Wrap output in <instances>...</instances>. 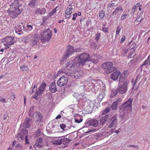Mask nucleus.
Segmentation results:
<instances>
[{
  "label": "nucleus",
  "mask_w": 150,
  "mask_h": 150,
  "mask_svg": "<svg viewBox=\"0 0 150 150\" xmlns=\"http://www.w3.org/2000/svg\"><path fill=\"white\" fill-rule=\"evenodd\" d=\"M21 0H14L7 11L8 15L13 18H15L21 13L19 8L21 6L20 2Z\"/></svg>",
  "instance_id": "obj_1"
},
{
  "label": "nucleus",
  "mask_w": 150,
  "mask_h": 150,
  "mask_svg": "<svg viewBox=\"0 0 150 150\" xmlns=\"http://www.w3.org/2000/svg\"><path fill=\"white\" fill-rule=\"evenodd\" d=\"M77 56L78 61L81 65V67L87 65L88 64V67L90 66V64L92 62H94V61H93L91 59L90 55L87 53H83L79 55L78 57Z\"/></svg>",
  "instance_id": "obj_2"
},
{
  "label": "nucleus",
  "mask_w": 150,
  "mask_h": 150,
  "mask_svg": "<svg viewBox=\"0 0 150 150\" xmlns=\"http://www.w3.org/2000/svg\"><path fill=\"white\" fill-rule=\"evenodd\" d=\"M67 69L71 71H75L81 66V65L78 61L77 56L71 61H69L67 65Z\"/></svg>",
  "instance_id": "obj_3"
},
{
  "label": "nucleus",
  "mask_w": 150,
  "mask_h": 150,
  "mask_svg": "<svg viewBox=\"0 0 150 150\" xmlns=\"http://www.w3.org/2000/svg\"><path fill=\"white\" fill-rule=\"evenodd\" d=\"M112 63L110 62H107L103 63L102 67L104 69H107L105 73L107 74H110L115 70L116 68L112 67Z\"/></svg>",
  "instance_id": "obj_4"
},
{
  "label": "nucleus",
  "mask_w": 150,
  "mask_h": 150,
  "mask_svg": "<svg viewBox=\"0 0 150 150\" xmlns=\"http://www.w3.org/2000/svg\"><path fill=\"white\" fill-rule=\"evenodd\" d=\"M34 109L33 107H31L29 111V116L31 117H34L36 120V121L38 122H41L42 121V116L41 114L38 112H35L34 114H33V111Z\"/></svg>",
  "instance_id": "obj_5"
},
{
  "label": "nucleus",
  "mask_w": 150,
  "mask_h": 150,
  "mask_svg": "<svg viewBox=\"0 0 150 150\" xmlns=\"http://www.w3.org/2000/svg\"><path fill=\"white\" fill-rule=\"evenodd\" d=\"M52 34V31L50 30L49 29L45 30L43 33V35H42V42H45L49 41L51 38Z\"/></svg>",
  "instance_id": "obj_6"
},
{
  "label": "nucleus",
  "mask_w": 150,
  "mask_h": 150,
  "mask_svg": "<svg viewBox=\"0 0 150 150\" xmlns=\"http://www.w3.org/2000/svg\"><path fill=\"white\" fill-rule=\"evenodd\" d=\"M74 53V47L70 45H67L64 54L62 57L64 60H66Z\"/></svg>",
  "instance_id": "obj_7"
},
{
  "label": "nucleus",
  "mask_w": 150,
  "mask_h": 150,
  "mask_svg": "<svg viewBox=\"0 0 150 150\" xmlns=\"http://www.w3.org/2000/svg\"><path fill=\"white\" fill-rule=\"evenodd\" d=\"M128 83L126 81L118 86L117 89V91L121 94H123L126 93L128 89L127 86Z\"/></svg>",
  "instance_id": "obj_8"
},
{
  "label": "nucleus",
  "mask_w": 150,
  "mask_h": 150,
  "mask_svg": "<svg viewBox=\"0 0 150 150\" xmlns=\"http://www.w3.org/2000/svg\"><path fill=\"white\" fill-rule=\"evenodd\" d=\"M133 99L129 98L127 101L124 103L122 105L121 108L123 110H130L132 109V103Z\"/></svg>",
  "instance_id": "obj_9"
},
{
  "label": "nucleus",
  "mask_w": 150,
  "mask_h": 150,
  "mask_svg": "<svg viewBox=\"0 0 150 150\" xmlns=\"http://www.w3.org/2000/svg\"><path fill=\"white\" fill-rule=\"evenodd\" d=\"M68 81V77L64 75L58 80L57 82V84L59 86H63L67 84Z\"/></svg>",
  "instance_id": "obj_10"
},
{
  "label": "nucleus",
  "mask_w": 150,
  "mask_h": 150,
  "mask_svg": "<svg viewBox=\"0 0 150 150\" xmlns=\"http://www.w3.org/2000/svg\"><path fill=\"white\" fill-rule=\"evenodd\" d=\"M30 43L32 46L36 45L38 41V35L35 33L30 35Z\"/></svg>",
  "instance_id": "obj_11"
},
{
  "label": "nucleus",
  "mask_w": 150,
  "mask_h": 150,
  "mask_svg": "<svg viewBox=\"0 0 150 150\" xmlns=\"http://www.w3.org/2000/svg\"><path fill=\"white\" fill-rule=\"evenodd\" d=\"M99 124L98 121L95 119H93L89 120H86L85 123V126L86 127L91 126L94 127H97Z\"/></svg>",
  "instance_id": "obj_12"
},
{
  "label": "nucleus",
  "mask_w": 150,
  "mask_h": 150,
  "mask_svg": "<svg viewBox=\"0 0 150 150\" xmlns=\"http://www.w3.org/2000/svg\"><path fill=\"white\" fill-rule=\"evenodd\" d=\"M62 137H52L51 139V143L54 145H60L62 142Z\"/></svg>",
  "instance_id": "obj_13"
},
{
  "label": "nucleus",
  "mask_w": 150,
  "mask_h": 150,
  "mask_svg": "<svg viewBox=\"0 0 150 150\" xmlns=\"http://www.w3.org/2000/svg\"><path fill=\"white\" fill-rule=\"evenodd\" d=\"M28 133V131L27 130L25 129L22 131V133L20 135V138L22 140L25 139V143L26 144H29V142L28 139L27 135Z\"/></svg>",
  "instance_id": "obj_14"
},
{
  "label": "nucleus",
  "mask_w": 150,
  "mask_h": 150,
  "mask_svg": "<svg viewBox=\"0 0 150 150\" xmlns=\"http://www.w3.org/2000/svg\"><path fill=\"white\" fill-rule=\"evenodd\" d=\"M43 146V139L41 137H39L38 138L36 141L35 144L33 146V147L35 148V147L40 148Z\"/></svg>",
  "instance_id": "obj_15"
},
{
  "label": "nucleus",
  "mask_w": 150,
  "mask_h": 150,
  "mask_svg": "<svg viewBox=\"0 0 150 150\" xmlns=\"http://www.w3.org/2000/svg\"><path fill=\"white\" fill-rule=\"evenodd\" d=\"M84 74L82 70L76 71H75L74 76L76 79L81 78L83 76Z\"/></svg>",
  "instance_id": "obj_16"
},
{
  "label": "nucleus",
  "mask_w": 150,
  "mask_h": 150,
  "mask_svg": "<svg viewBox=\"0 0 150 150\" xmlns=\"http://www.w3.org/2000/svg\"><path fill=\"white\" fill-rule=\"evenodd\" d=\"M120 74V72L119 71H115L110 75V78L114 81H116L118 79Z\"/></svg>",
  "instance_id": "obj_17"
},
{
  "label": "nucleus",
  "mask_w": 150,
  "mask_h": 150,
  "mask_svg": "<svg viewBox=\"0 0 150 150\" xmlns=\"http://www.w3.org/2000/svg\"><path fill=\"white\" fill-rule=\"evenodd\" d=\"M73 8L71 6L69 5L67 7L65 12V16L66 18H68L70 16L71 14L72 13V9Z\"/></svg>",
  "instance_id": "obj_18"
},
{
  "label": "nucleus",
  "mask_w": 150,
  "mask_h": 150,
  "mask_svg": "<svg viewBox=\"0 0 150 150\" xmlns=\"http://www.w3.org/2000/svg\"><path fill=\"white\" fill-rule=\"evenodd\" d=\"M14 38L11 36H7L4 38L5 41L6 43L9 45H12L14 43L13 41Z\"/></svg>",
  "instance_id": "obj_19"
},
{
  "label": "nucleus",
  "mask_w": 150,
  "mask_h": 150,
  "mask_svg": "<svg viewBox=\"0 0 150 150\" xmlns=\"http://www.w3.org/2000/svg\"><path fill=\"white\" fill-rule=\"evenodd\" d=\"M49 89L50 91L53 93L56 92L57 89L56 88V85L54 82H53L50 85Z\"/></svg>",
  "instance_id": "obj_20"
},
{
  "label": "nucleus",
  "mask_w": 150,
  "mask_h": 150,
  "mask_svg": "<svg viewBox=\"0 0 150 150\" xmlns=\"http://www.w3.org/2000/svg\"><path fill=\"white\" fill-rule=\"evenodd\" d=\"M122 102L121 99H118L116 101L114 102L111 105V108L113 110H115L117 107L118 105Z\"/></svg>",
  "instance_id": "obj_21"
},
{
  "label": "nucleus",
  "mask_w": 150,
  "mask_h": 150,
  "mask_svg": "<svg viewBox=\"0 0 150 150\" xmlns=\"http://www.w3.org/2000/svg\"><path fill=\"white\" fill-rule=\"evenodd\" d=\"M46 11V9L44 8H42L41 9L38 8L35 11V13L37 14H44Z\"/></svg>",
  "instance_id": "obj_22"
},
{
  "label": "nucleus",
  "mask_w": 150,
  "mask_h": 150,
  "mask_svg": "<svg viewBox=\"0 0 150 150\" xmlns=\"http://www.w3.org/2000/svg\"><path fill=\"white\" fill-rule=\"evenodd\" d=\"M33 120L32 118H27L25 120V124L24 127H25V128H29L30 127V121H32Z\"/></svg>",
  "instance_id": "obj_23"
},
{
  "label": "nucleus",
  "mask_w": 150,
  "mask_h": 150,
  "mask_svg": "<svg viewBox=\"0 0 150 150\" xmlns=\"http://www.w3.org/2000/svg\"><path fill=\"white\" fill-rule=\"evenodd\" d=\"M112 122L109 125L108 127L109 128H111L112 127H115L117 123V119H112Z\"/></svg>",
  "instance_id": "obj_24"
},
{
  "label": "nucleus",
  "mask_w": 150,
  "mask_h": 150,
  "mask_svg": "<svg viewBox=\"0 0 150 150\" xmlns=\"http://www.w3.org/2000/svg\"><path fill=\"white\" fill-rule=\"evenodd\" d=\"M109 117L108 115H107L101 117L100 119V125H103L105 123V122L108 120Z\"/></svg>",
  "instance_id": "obj_25"
},
{
  "label": "nucleus",
  "mask_w": 150,
  "mask_h": 150,
  "mask_svg": "<svg viewBox=\"0 0 150 150\" xmlns=\"http://www.w3.org/2000/svg\"><path fill=\"white\" fill-rule=\"evenodd\" d=\"M123 10L121 6L117 7L111 14V15L113 16L115 14L119 13L121 11Z\"/></svg>",
  "instance_id": "obj_26"
},
{
  "label": "nucleus",
  "mask_w": 150,
  "mask_h": 150,
  "mask_svg": "<svg viewBox=\"0 0 150 150\" xmlns=\"http://www.w3.org/2000/svg\"><path fill=\"white\" fill-rule=\"evenodd\" d=\"M20 68L22 71H28L29 70L28 67L25 65H22L21 66Z\"/></svg>",
  "instance_id": "obj_27"
},
{
  "label": "nucleus",
  "mask_w": 150,
  "mask_h": 150,
  "mask_svg": "<svg viewBox=\"0 0 150 150\" xmlns=\"http://www.w3.org/2000/svg\"><path fill=\"white\" fill-rule=\"evenodd\" d=\"M46 84L45 83L42 82L40 85V86L39 88L40 91H41L43 92L46 87Z\"/></svg>",
  "instance_id": "obj_28"
},
{
  "label": "nucleus",
  "mask_w": 150,
  "mask_h": 150,
  "mask_svg": "<svg viewBox=\"0 0 150 150\" xmlns=\"http://www.w3.org/2000/svg\"><path fill=\"white\" fill-rule=\"evenodd\" d=\"M62 139L63 144L64 145H67L71 141V140H70L69 139L64 137L63 138H62Z\"/></svg>",
  "instance_id": "obj_29"
},
{
  "label": "nucleus",
  "mask_w": 150,
  "mask_h": 150,
  "mask_svg": "<svg viewBox=\"0 0 150 150\" xmlns=\"http://www.w3.org/2000/svg\"><path fill=\"white\" fill-rule=\"evenodd\" d=\"M36 4V1L35 0H31L29 3L28 6L30 7H34Z\"/></svg>",
  "instance_id": "obj_30"
},
{
  "label": "nucleus",
  "mask_w": 150,
  "mask_h": 150,
  "mask_svg": "<svg viewBox=\"0 0 150 150\" xmlns=\"http://www.w3.org/2000/svg\"><path fill=\"white\" fill-rule=\"evenodd\" d=\"M58 8V6H56L54 9L52 11H51V12H50L48 14L47 16H48L49 17H50L52 16V15L54 14L56 12V9Z\"/></svg>",
  "instance_id": "obj_31"
},
{
  "label": "nucleus",
  "mask_w": 150,
  "mask_h": 150,
  "mask_svg": "<svg viewBox=\"0 0 150 150\" xmlns=\"http://www.w3.org/2000/svg\"><path fill=\"white\" fill-rule=\"evenodd\" d=\"M99 14L100 18H103L105 16V12L103 11H99Z\"/></svg>",
  "instance_id": "obj_32"
},
{
  "label": "nucleus",
  "mask_w": 150,
  "mask_h": 150,
  "mask_svg": "<svg viewBox=\"0 0 150 150\" xmlns=\"http://www.w3.org/2000/svg\"><path fill=\"white\" fill-rule=\"evenodd\" d=\"M120 75L119 81L120 82H122L125 80L126 77L123 75H122V74H120Z\"/></svg>",
  "instance_id": "obj_33"
},
{
  "label": "nucleus",
  "mask_w": 150,
  "mask_h": 150,
  "mask_svg": "<svg viewBox=\"0 0 150 150\" xmlns=\"http://www.w3.org/2000/svg\"><path fill=\"white\" fill-rule=\"evenodd\" d=\"M66 71L65 68L61 69L58 71V74L59 75L63 73H65Z\"/></svg>",
  "instance_id": "obj_34"
},
{
  "label": "nucleus",
  "mask_w": 150,
  "mask_h": 150,
  "mask_svg": "<svg viewBox=\"0 0 150 150\" xmlns=\"http://www.w3.org/2000/svg\"><path fill=\"white\" fill-rule=\"evenodd\" d=\"M101 33H98L96 34V37L95 38V40L96 41V42H98L101 37Z\"/></svg>",
  "instance_id": "obj_35"
},
{
  "label": "nucleus",
  "mask_w": 150,
  "mask_h": 150,
  "mask_svg": "<svg viewBox=\"0 0 150 150\" xmlns=\"http://www.w3.org/2000/svg\"><path fill=\"white\" fill-rule=\"evenodd\" d=\"M33 29V26L30 25L28 24L26 27V30L28 31H30L32 30Z\"/></svg>",
  "instance_id": "obj_36"
},
{
  "label": "nucleus",
  "mask_w": 150,
  "mask_h": 150,
  "mask_svg": "<svg viewBox=\"0 0 150 150\" xmlns=\"http://www.w3.org/2000/svg\"><path fill=\"white\" fill-rule=\"evenodd\" d=\"M110 110L109 108H107L103 110L102 112V114L103 115H105Z\"/></svg>",
  "instance_id": "obj_37"
},
{
  "label": "nucleus",
  "mask_w": 150,
  "mask_h": 150,
  "mask_svg": "<svg viewBox=\"0 0 150 150\" xmlns=\"http://www.w3.org/2000/svg\"><path fill=\"white\" fill-rule=\"evenodd\" d=\"M60 127L61 129H62L64 131L66 130V126L63 123H62L60 125Z\"/></svg>",
  "instance_id": "obj_38"
},
{
  "label": "nucleus",
  "mask_w": 150,
  "mask_h": 150,
  "mask_svg": "<svg viewBox=\"0 0 150 150\" xmlns=\"http://www.w3.org/2000/svg\"><path fill=\"white\" fill-rule=\"evenodd\" d=\"M82 50V48L81 47L77 48L74 49V53L79 52H81Z\"/></svg>",
  "instance_id": "obj_39"
},
{
  "label": "nucleus",
  "mask_w": 150,
  "mask_h": 150,
  "mask_svg": "<svg viewBox=\"0 0 150 150\" xmlns=\"http://www.w3.org/2000/svg\"><path fill=\"white\" fill-rule=\"evenodd\" d=\"M128 51V49H126L125 50H124L122 51V55L125 56L127 53Z\"/></svg>",
  "instance_id": "obj_40"
},
{
  "label": "nucleus",
  "mask_w": 150,
  "mask_h": 150,
  "mask_svg": "<svg viewBox=\"0 0 150 150\" xmlns=\"http://www.w3.org/2000/svg\"><path fill=\"white\" fill-rule=\"evenodd\" d=\"M36 133V136L37 137L39 136L40 135L41 133V130L40 129H38L35 132Z\"/></svg>",
  "instance_id": "obj_41"
},
{
  "label": "nucleus",
  "mask_w": 150,
  "mask_h": 150,
  "mask_svg": "<svg viewBox=\"0 0 150 150\" xmlns=\"http://www.w3.org/2000/svg\"><path fill=\"white\" fill-rule=\"evenodd\" d=\"M117 91H112L110 95V97L112 98L113 96H115L117 94Z\"/></svg>",
  "instance_id": "obj_42"
},
{
  "label": "nucleus",
  "mask_w": 150,
  "mask_h": 150,
  "mask_svg": "<svg viewBox=\"0 0 150 150\" xmlns=\"http://www.w3.org/2000/svg\"><path fill=\"white\" fill-rule=\"evenodd\" d=\"M102 31L104 33H107L108 32V28L107 27H103L102 28Z\"/></svg>",
  "instance_id": "obj_43"
},
{
  "label": "nucleus",
  "mask_w": 150,
  "mask_h": 150,
  "mask_svg": "<svg viewBox=\"0 0 150 150\" xmlns=\"http://www.w3.org/2000/svg\"><path fill=\"white\" fill-rule=\"evenodd\" d=\"M49 16H46L44 17L42 19V22L43 23H45V21L48 19Z\"/></svg>",
  "instance_id": "obj_44"
},
{
  "label": "nucleus",
  "mask_w": 150,
  "mask_h": 150,
  "mask_svg": "<svg viewBox=\"0 0 150 150\" xmlns=\"http://www.w3.org/2000/svg\"><path fill=\"white\" fill-rule=\"evenodd\" d=\"M121 27L120 26H118L117 27L116 29V35H118L120 33V30H121Z\"/></svg>",
  "instance_id": "obj_45"
},
{
  "label": "nucleus",
  "mask_w": 150,
  "mask_h": 150,
  "mask_svg": "<svg viewBox=\"0 0 150 150\" xmlns=\"http://www.w3.org/2000/svg\"><path fill=\"white\" fill-rule=\"evenodd\" d=\"M122 75L125 76L127 77L128 74V71L125 70L122 73Z\"/></svg>",
  "instance_id": "obj_46"
},
{
  "label": "nucleus",
  "mask_w": 150,
  "mask_h": 150,
  "mask_svg": "<svg viewBox=\"0 0 150 150\" xmlns=\"http://www.w3.org/2000/svg\"><path fill=\"white\" fill-rule=\"evenodd\" d=\"M30 35L28 37H25V40L24 41V42L25 43H28L29 41H30Z\"/></svg>",
  "instance_id": "obj_47"
},
{
  "label": "nucleus",
  "mask_w": 150,
  "mask_h": 150,
  "mask_svg": "<svg viewBox=\"0 0 150 150\" xmlns=\"http://www.w3.org/2000/svg\"><path fill=\"white\" fill-rule=\"evenodd\" d=\"M136 6H134L132 9L131 13H134L136 11V9H137Z\"/></svg>",
  "instance_id": "obj_48"
},
{
  "label": "nucleus",
  "mask_w": 150,
  "mask_h": 150,
  "mask_svg": "<svg viewBox=\"0 0 150 150\" xmlns=\"http://www.w3.org/2000/svg\"><path fill=\"white\" fill-rule=\"evenodd\" d=\"M142 20V16H139L138 18H137L136 21L138 22H140Z\"/></svg>",
  "instance_id": "obj_49"
},
{
  "label": "nucleus",
  "mask_w": 150,
  "mask_h": 150,
  "mask_svg": "<svg viewBox=\"0 0 150 150\" xmlns=\"http://www.w3.org/2000/svg\"><path fill=\"white\" fill-rule=\"evenodd\" d=\"M37 86L34 85L32 91L30 92V93L32 94L33 92H34L35 91V89L37 88Z\"/></svg>",
  "instance_id": "obj_50"
},
{
  "label": "nucleus",
  "mask_w": 150,
  "mask_h": 150,
  "mask_svg": "<svg viewBox=\"0 0 150 150\" xmlns=\"http://www.w3.org/2000/svg\"><path fill=\"white\" fill-rule=\"evenodd\" d=\"M77 16V13H74L73 15V17L72 18V20H74L76 19V18Z\"/></svg>",
  "instance_id": "obj_51"
},
{
  "label": "nucleus",
  "mask_w": 150,
  "mask_h": 150,
  "mask_svg": "<svg viewBox=\"0 0 150 150\" xmlns=\"http://www.w3.org/2000/svg\"><path fill=\"white\" fill-rule=\"evenodd\" d=\"M83 120V119H80L79 120L76 119H75V121L76 123H79L81 122Z\"/></svg>",
  "instance_id": "obj_52"
},
{
  "label": "nucleus",
  "mask_w": 150,
  "mask_h": 150,
  "mask_svg": "<svg viewBox=\"0 0 150 150\" xmlns=\"http://www.w3.org/2000/svg\"><path fill=\"white\" fill-rule=\"evenodd\" d=\"M125 35H124L122 36V38L121 39L120 42L121 43H123V42L125 41Z\"/></svg>",
  "instance_id": "obj_53"
},
{
  "label": "nucleus",
  "mask_w": 150,
  "mask_h": 150,
  "mask_svg": "<svg viewBox=\"0 0 150 150\" xmlns=\"http://www.w3.org/2000/svg\"><path fill=\"white\" fill-rule=\"evenodd\" d=\"M43 92L42 91H40L39 89L38 90V91L36 93V94H37V95H39V96H40L42 94V93Z\"/></svg>",
  "instance_id": "obj_54"
},
{
  "label": "nucleus",
  "mask_w": 150,
  "mask_h": 150,
  "mask_svg": "<svg viewBox=\"0 0 150 150\" xmlns=\"http://www.w3.org/2000/svg\"><path fill=\"white\" fill-rule=\"evenodd\" d=\"M43 92L42 91H40L39 89L38 90V91L36 93V94H37V95H39V96H40L42 94V93Z\"/></svg>",
  "instance_id": "obj_55"
},
{
  "label": "nucleus",
  "mask_w": 150,
  "mask_h": 150,
  "mask_svg": "<svg viewBox=\"0 0 150 150\" xmlns=\"http://www.w3.org/2000/svg\"><path fill=\"white\" fill-rule=\"evenodd\" d=\"M136 46V44L135 43H132L131 45L130 48L131 49H134Z\"/></svg>",
  "instance_id": "obj_56"
},
{
  "label": "nucleus",
  "mask_w": 150,
  "mask_h": 150,
  "mask_svg": "<svg viewBox=\"0 0 150 150\" xmlns=\"http://www.w3.org/2000/svg\"><path fill=\"white\" fill-rule=\"evenodd\" d=\"M127 16V14H125L124 15L122 16L121 17V20H124V19H125L126 18Z\"/></svg>",
  "instance_id": "obj_57"
},
{
  "label": "nucleus",
  "mask_w": 150,
  "mask_h": 150,
  "mask_svg": "<svg viewBox=\"0 0 150 150\" xmlns=\"http://www.w3.org/2000/svg\"><path fill=\"white\" fill-rule=\"evenodd\" d=\"M10 98L11 99V100H12L13 101L15 100V97L14 95H12L11 96Z\"/></svg>",
  "instance_id": "obj_58"
},
{
  "label": "nucleus",
  "mask_w": 150,
  "mask_h": 150,
  "mask_svg": "<svg viewBox=\"0 0 150 150\" xmlns=\"http://www.w3.org/2000/svg\"><path fill=\"white\" fill-rule=\"evenodd\" d=\"M135 51V50H133L132 52H130L129 54L128 57H130L133 54V53Z\"/></svg>",
  "instance_id": "obj_59"
},
{
  "label": "nucleus",
  "mask_w": 150,
  "mask_h": 150,
  "mask_svg": "<svg viewBox=\"0 0 150 150\" xmlns=\"http://www.w3.org/2000/svg\"><path fill=\"white\" fill-rule=\"evenodd\" d=\"M148 62L146 60L142 64L141 66H144L147 64L148 63Z\"/></svg>",
  "instance_id": "obj_60"
},
{
  "label": "nucleus",
  "mask_w": 150,
  "mask_h": 150,
  "mask_svg": "<svg viewBox=\"0 0 150 150\" xmlns=\"http://www.w3.org/2000/svg\"><path fill=\"white\" fill-rule=\"evenodd\" d=\"M4 46L6 47L5 48L6 49H8L9 48V46H10L11 45H9L7 43L4 44Z\"/></svg>",
  "instance_id": "obj_61"
},
{
  "label": "nucleus",
  "mask_w": 150,
  "mask_h": 150,
  "mask_svg": "<svg viewBox=\"0 0 150 150\" xmlns=\"http://www.w3.org/2000/svg\"><path fill=\"white\" fill-rule=\"evenodd\" d=\"M9 117H8L6 115H4L3 116L4 119L5 120H8V118Z\"/></svg>",
  "instance_id": "obj_62"
},
{
  "label": "nucleus",
  "mask_w": 150,
  "mask_h": 150,
  "mask_svg": "<svg viewBox=\"0 0 150 150\" xmlns=\"http://www.w3.org/2000/svg\"><path fill=\"white\" fill-rule=\"evenodd\" d=\"M38 95H37V94H35V95H34L33 97H32L33 98H34L36 100H37L38 99Z\"/></svg>",
  "instance_id": "obj_63"
},
{
  "label": "nucleus",
  "mask_w": 150,
  "mask_h": 150,
  "mask_svg": "<svg viewBox=\"0 0 150 150\" xmlns=\"http://www.w3.org/2000/svg\"><path fill=\"white\" fill-rule=\"evenodd\" d=\"M0 101L3 102V103L5 102V100L1 97H0Z\"/></svg>",
  "instance_id": "obj_64"
}]
</instances>
